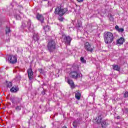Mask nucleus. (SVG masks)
<instances>
[{"instance_id": "27", "label": "nucleus", "mask_w": 128, "mask_h": 128, "mask_svg": "<svg viewBox=\"0 0 128 128\" xmlns=\"http://www.w3.org/2000/svg\"><path fill=\"white\" fill-rule=\"evenodd\" d=\"M8 88H12V82H9L7 84Z\"/></svg>"}, {"instance_id": "2", "label": "nucleus", "mask_w": 128, "mask_h": 128, "mask_svg": "<svg viewBox=\"0 0 128 128\" xmlns=\"http://www.w3.org/2000/svg\"><path fill=\"white\" fill-rule=\"evenodd\" d=\"M104 38L106 44H112L114 42V34L110 32H107L105 34Z\"/></svg>"}, {"instance_id": "22", "label": "nucleus", "mask_w": 128, "mask_h": 128, "mask_svg": "<svg viewBox=\"0 0 128 128\" xmlns=\"http://www.w3.org/2000/svg\"><path fill=\"white\" fill-rule=\"evenodd\" d=\"M10 32V27H6V34H8Z\"/></svg>"}, {"instance_id": "35", "label": "nucleus", "mask_w": 128, "mask_h": 128, "mask_svg": "<svg viewBox=\"0 0 128 128\" xmlns=\"http://www.w3.org/2000/svg\"><path fill=\"white\" fill-rule=\"evenodd\" d=\"M62 128H66V126H64V127H62Z\"/></svg>"}, {"instance_id": "18", "label": "nucleus", "mask_w": 128, "mask_h": 128, "mask_svg": "<svg viewBox=\"0 0 128 128\" xmlns=\"http://www.w3.org/2000/svg\"><path fill=\"white\" fill-rule=\"evenodd\" d=\"M112 68L114 70H118V72L120 70V66L118 65H113Z\"/></svg>"}, {"instance_id": "7", "label": "nucleus", "mask_w": 128, "mask_h": 128, "mask_svg": "<svg viewBox=\"0 0 128 128\" xmlns=\"http://www.w3.org/2000/svg\"><path fill=\"white\" fill-rule=\"evenodd\" d=\"M70 76L72 78H82V74L80 72H78L76 71H72L70 72Z\"/></svg>"}, {"instance_id": "28", "label": "nucleus", "mask_w": 128, "mask_h": 128, "mask_svg": "<svg viewBox=\"0 0 128 128\" xmlns=\"http://www.w3.org/2000/svg\"><path fill=\"white\" fill-rule=\"evenodd\" d=\"M109 19L111 22L114 21V17L112 16V15H110V16H109Z\"/></svg>"}, {"instance_id": "9", "label": "nucleus", "mask_w": 128, "mask_h": 128, "mask_svg": "<svg viewBox=\"0 0 128 128\" xmlns=\"http://www.w3.org/2000/svg\"><path fill=\"white\" fill-rule=\"evenodd\" d=\"M84 49L86 52H92L94 51V48L92 47L90 42H86L84 44Z\"/></svg>"}, {"instance_id": "20", "label": "nucleus", "mask_w": 128, "mask_h": 128, "mask_svg": "<svg viewBox=\"0 0 128 128\" xmlns=\"http://www.w3.org/2000/svg\"><path fill=\"white\" fill-rule=\"evenodd\" d=\"M76 98L77 100H80V92H77L76 94Z\"/></svg>"}, {"instance_id": "37", "label": "nucleus", "mask_w": 128, "mask_h": 128, "mask_svg": "<svg viewBox=\"0 0 128 128\" xmlns=\"http://www.w3.org/2000/svg\"><path fill=\"white\" fill-rule=\"evenodd\" d=\"M12 102L14 103V102L13 100H12Z\"/></svg>"}, {"instance_id": "5", "label": "nucleus", "mask_w": 128, "mask_h": 128, "mask_svg": "<svg viewBox=\"0 0 128 128\" xmlns=\"http://www.w3.org/2000/svg\"><path fill=\"white\" fill-rule=\"evenodd\" d=\"M27 74H28V78H29L30 84H32V80H34V72H32V66H30V68L27 70Z\"/></svg>"}, {"instance_id": "4", "label": "nucleus", "mask_w": 128, "mask_h": 128, "mask_svg": "<svg viewBox=\"0 0 128 128\" xmlns=\"http://www.w3.org/2000/svg\"><path fill=\"white\" fill-rule=\"evenodd\" d=\"M48 49L49 52H54L56 50V42L54 40H52L49 42L48 44Z\"/></svg>"}, {"instance_id": "10", "label": "nucleus", "mask_w": 128, "mask_h": 128, "mask_svg": "<svg viewBox=\"0 0 128 128\" xmlns=\"http://www.w3.org/2000/svg\"><path fill=\"white\" fill-rule=\"evenodd\" d=\"M64 40L66 44L70 46V42H72V38L70 36H66L64 38Z\"/></svg>"}, {"instance_id": "17", "label": "nucleus", "mask_w": 128, "mask_h": 128, "mask_svg": "<svg viewBox=\"0 0 128 128\" xmlns=\"http://www.w3.org/2000/svg\"><path fill=\"white\" fill-rule=\"evenodd\" d=\"M18 88L15 86L12 87L10 90L11 92H18Z\"/></svg>"}, {"instance_id": "26", "label": "nucleus", "mask_w": 128, "mask_h": 128, "mask_svg": "<svg viewBox=\"0 0 128 128\" xmlns=\"http://www.w3.org/2000/svg\"><path fill=\"white\" fill-rule=\"evenodd\" d=\"M15 18H16V20H20L21 19L20 16L19 14H16L15 16Z\"/></svg>"}, {"instance_id": "23", "label": "nucleus", "mask_w": 128, "mask_h": 128, "mask_svg": "<svg viewBox=\"0 0 128 128\" xmlns=\"http://www.w3.org/2000/svg\"><path fill=\"white\" fill-rule=\"evenodd\" d=\"M21 78H22V76L20 75H18L16 76L15 80H16L18 81V80H20Z\"/></svg>"}, {"instance_id": "30", "label": "nucleus", "mask_w": 128, "mask_h": 128, "mask_svg": "<svg viewBox=\"0 0 128 128\" xmlns=\"http://www.w3.org/2000/svg\"><path fill=\"white\" fill-rule=\"evenodd\" d=\"M124 96L125 98H128V92H126L124 94Z\"/></svg>"}, {"instance_id": "25", "label": "nucleus", "mask_w": 128, "mask_h": 128, "mask_svg": "<svg viewBox=\"0 0 128 128\" xmlns=\"http://www.w3.org/2000/svg\"><path fill=\"white\" fill-rule=\"evenodd\" d=\"M20 110H22V106H17L16 108V110L20 111Z\"/></svg>"}, {"instance_id": "33", "label": "nucleus", "mask_w": 128, "mask_h": 128, "mask_svg": "<svg viewBox=\"0 0 128 128\" xmlns=\"http://www.w3.org/2000/svg\"><path fill=\"white\" fill-rule=\"evenodd\" d=\"M6 42H10V38H8L6 40Z\"/></svg>"}, {"instance_id": "16", "label": "nucleus", "mask_w": 128, "mask_h": 128, "mask_svg": "<svg viewBox=\"0 0 128 128\" xmlns=\"http://www.w3.org/2000/svg\"><path fill=\"white\" fill-rule=\"evenodd\" d=\"M80 124V120H76L73 122V126L74 128H77L78 126Z\"/></svg>"}, {"instance_id": "8", "label": "nucleus", "mask_w": 128, "mask_h": 128, "mask_svg": "<svg viewBox=\"0 0 128 128\" xmlns=\"http://www.w3.org/2000/svg\"><path fill=\"white\" fill-rule=\"evenodd\" d=\"M8 60L10 64H14L18 62V59L16 58V56L10 55L8 57Z\"/></svg>"}, {"instance_id": "19", "label": "nucleus", "mask_w": 128, "mask_h": 128, "mask_svg": "<svg viewBox=\"0 0 128 128\" xmlns=\"http://www.w3.org/2000/svg\"><path fill=\"white\" fill-rule=\"evenodd\" d=\"M45 32H50V27L48 26H46L44 27Z\"/></svg>"}, {"instance_id": "12", "label": "nucleus", "mask_w": 128, "mask_h": 128, "mask_svg": "<svg viewBox=\"0 0 128 128\" xmlns=\"http://www.w3.org/2000/svg\"><path fill=\"white\" fill-rule=\"evenodd\" d=\"M67 82L70 86L71 88H74V81L72 79L68 78Z\"/></svg>"}, {"instance_id": "6", "label": "nucleus", "mask_w": 128, "mask_h": 128, "mask_svg": "<svg viewBox=\"0 0 128 128\" xmlns=\"http://www.w3.org/2000/svg\"><path fill=\"white\" fill-rule=\"evenodd\" d=\"M22 26L23 28H26V26H28V30H29L30 32H32V30H34V26L32 25L30 20H29L28 22H22Z\"/></svg>"}, {"instance_id": "34", "label": "nucleus", "mask_w": 128, "mask_h": 128, "mask_svg": "<svg viewBox=\"0 0 128 128\" xmlns=\"http://www.w3.org/2000/svg\"><path fill=\"white\" fill-rule=\"evenodd\" d=\"M42 94H43V95H44V94H46V92H44L43 91V92H42Z\"/></svg>"}, {"instance_id": "36", "label": "nucleus", "mask_w": 128, "mask_h": 128, "mask_svg": "<svg viewBox=\"0 0 128 128\" xmlns=\"http://www.w3.org/2000/svg\"><path fill=\"white\" fill-rule=\"evenodd\" d=\"M75 5H76V6H78V5L76 4H75Z\"/></svg>"}, {"instance_id": "14", "label": "nucleus", "mask_w": 128, "mask_h": 128, "mask_svg": "<svg viewBox=\"0 0 128 128\" xmlns=\"http://www.w3.org/2000/svg\"><path fill=\"white\" fill-rule=\"evenodd\" d=\"M33 40L34 42H38L40 40V36L38 34L34 33L33 36Z\"/></svg>"}, {"instance_id": "21", "label": "nucleus", "mask_w": 128, "mask_h": 128, "mask_svg": "<svg viewBox=\"0 0 128 128\" xmlns=\"http://www.w3.org/2000/svg\"><path fill=\"white\" fill-rule=\"evenodd\" d=\"M80 60L82 64H86V60H84V57H80Z\"/></svg>"}, {"instance_id": "1", "label": "nucleus", "mask_w": 128, "mask_h": 128, "mask_svg": "<svg viewBox=\"0 0 128 128\" xmlns=\"http://www.w3.org/2000/svg\"><path fill=\"white\" fill-rule=\"evenodd\" d=\"M66 12H68V8H64L62 9V7L59 6L55 9L54 14H58L60 16V17L58 18V20H60V22H62V20H64V18L62 16Z\"/></svg>"}, {"instance_id": "11", "label": "nucleus", "mask_w": 128, "mask_h": 128, "mask_svg": "<svg viewBox=\"0 0 128 128\" xmlns=\"http://www.w3.org/2000/svg\"><path fill=\"white\" fill-rule=\"evenodd\" d=\"M36 18L38 20H40L41 22H44V16L42 14H36Z\"/></svg>"}, {"instance_id": "32", "label": "nucleus", "mask_w": 128, "mask_h": 128, "mask_svg": "<svg viewBox=\"0 0 128 128\" xmlns=\"http://www.w3.org/2000/svg\"><path fill=\"white\" fill-rule=\"evenodd\" d=\"M116 118H117V120H120V116H117Z\"/></svg>"}, {"instance_id": "24", "label": "nucleus", "mask_w": 128, "mask_h": 128, "mask_svg": "<svg viewBox=\"0 0 128 128\" xmlns=\"http://www.w3.org/2000/svg\"><path fill=\"white\" fill-rule=\"evenodd\" d=\"M82 22L78 20V28H82Z\"/></svg>"}, {"instance_id": "29", "label": "nucleus", "mask_w": 128, "mask_h": 128, "mask_svg": "<svg viewBox=\"0 0 128 128\" xmlns=\"http://www.w3.org/2000/svg\"><path fill=\"white\" fill-rule=\"evenodd\" d=\"M21 100L22 99L18 98H15V100L16 101V102H18V103L20 102Z\"/></svg>"}, {"instance_id": "3", "label": "nucleus", "mask_w": 128, "mask_h": 128, "mask_svg": "<svg viewBox=\"0 0 128 128\" xmlns=\"http://www.w3.org/2000/svg\"><path fill=\"white\" fill-rule=\"evenodd\" d=\"M96 122L98 124H101V126L102 128H106L108 124H106V120H102V115H100L97 116L95 120Z\"/></svg>"}, {"instance_id": "13", "label": "nucleus", "mask_w": 128, "mask_h": 128, "mask_svg": "<svg viewBox=\"0 0 128 128\" xmlns=\"http://www.w3.org/2000/svg\"><path fill=\"white\" fill-rule=\"evenodd\" d=\"M115 29L118 32H124V28H120V27L118 25L116 26Z\"/></svg>"}, {"instance_id": "31", "label": "nucleus", "mask_w": 128, "mask_h": 128, "mask_svg": "<svg viewBox=\"0 0 128 128\" xmlns=\"http://www.w3.org/2000/svg\"><path fill=\"white\" fill-rule=\"evenodd\" d=\"M78 2H84V0H77Z\"/></svg>"}, {"instance_id": "15", "label": "nucleus", "mask_w": 128, "mask_h": 128, "mask_svg": "<svg viewBox=\"0 0 128 128\" xmlns=\"http://www.w3.org/2000/svg\"><path fill=\"white\" fill-rule=\"evenodd\" d=\"M124 42V39L122 38H120L116 41L117 44H122Z\"/></svg>"}]
</instances>
